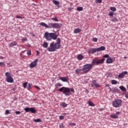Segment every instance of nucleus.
I'll list each match as a JSON object with an SVG mask.
<instances>
[{"label":"nucleus","instance_id":"6e6552de","mask_svg":"<svg viewBox=\"0 0 128 128\" xmlns=\"http://www.w3.org/2000/svg\"><path fill=\"white\" fill-rule=\"evenodd\" d=\"M127 74L128 72H123L118 76V78H124V76H126V74Z\"/></svg>","mask_w":128,"mask_h":128},{"label":"nucleus","instance_id":"dca6fc26","mask_svg":"<svg viewBox=\"0 0 128 128\" xmlns=\"http://www.w3.org/2000/svg\"><path fill=\"white\" fill-rule=\"evenodd\" d=\"M40 25L42 26H44V28H48V24H46L45 22H42L40 24Z\"/></svg>","mask_w":128,"mask_h":128},{"label":"nucleus","instance_id":"b1692460","mask_svg":"<svg viewBox=\"0 0 128 128\" xmlns=\"http://www.w3.org/2000/svg\"><path fill=\"white\" fill-rule=\"evenodd\" d=\"M52 20H53V22H58V20L56 18V16H54V18H51Z\"/></svg>","mask_w":128,"mask_h":128},{"label":"nucleus","instance_id":"7c9ffc66","mask_svg":"<svg viewBox=\"0 0 128 128\" xmlns=\"http://www.w3.org/2000/svg\"><path fill=\"white\" fill-rule=\"evenodd\" d=\"M112 84H118V81L116 80H112Z\"/></svg>","mask_w":128,"mask_h":128},{"label":"nucleus","instance_id":"052dcab7","mask_svg":"<svg viewBox=\"0 0 128 128\" xmlns=\"http://www.w3.org/2000/svg\"><path fill=\"white\" fill-rule=\"evenodd\" d=\"M106 86H110L108 84H107Z\"/></svg>","mask_w":128,"mask_h":128},{"label":"nucleus","instance_id":"4c0bfd02","mask_svg":"<svg viewBox=\"0 0 128 128\" xmlns=\"http://www.w3.org/2000/svg\"><path fill=\"white\" fill-rule=\"evenodd\" d=\"M26 86H28V82L23 83V86H24V88H26Z\"/></svg>","mask_w":128,"mask_h":128},{"label":"nucleus","instance_id":"4d7b16f0","mask_svg":"<svg viewBox=\"0 0 128 128\" xmlns=\"http://www.w3.org/2000/svg\"><path fill=\"white\" fill-rule=\"evenodd\" d=\"M16 18H22V17L19 16H16Z\"/></svg>","mask_w":128,"mask_h":128},{"label":"nucleus","instance_id":"393cba45","mask_svg":"<svg viewBox=\"0 0 128 128\" xmlns=\"http://www.w3.org/2000/svg\"><path fill=\"white\" fill-rule=\"evenodd\" d=\"M82 70L78 68L75 70V72L77 74H80V72H82Z\"/></svg>","mask_w":128,"mask_h":128},{"label":"nucleus","instance_id":"1a4fd4ad","mask_svg":"<svg viewBox=\"0 0 128 128\" xmlns=\"http://www.w3.org/2000/svg\"><path fill=\"white\" fill-rule=\"evenodd\" d=\"M60 80H62V82H66L68 80V77L66 76V77H60Z\"/></svg>","mask_w":128,"mask_h":128},{"label":"nucleus","instance_id":"c9c22d12","mask_svg":"<svg viewBox=\"0 0 128 128\" xmlns=\"http://www.w3.org/2000/svg\"><path fill=\"white\" fill-rule=\"evenodd\" d=\"M92 50L93 54H94L95 52H98V48H92Z\"/></svg>","mask_w":128,"mask_h":128},{"label":"nucleus","instance_id":"f03ea898","mask_svg":"<svg viewBox=\"0 0 128 128\" xmlns=\"http://www.w3.org/2000/svg\"><path fill=\"white\" fill-rule=\"evenodd\" d=\"M104 58H102L100 60H98L97 58L93 59L92 62V64H86L83 66L82 68V72H83L84 74H88V72H90V70L92 68L93 64L98 66V64H104Z\"/></svg>","mask_w":128,"mask_h":128},{"label":"nucleus","instance_id":"09e8293b","mask_svg":"<svg viewBox=\"0 0 128 128\" xmlns=\"http://www.w3.org/2000/svg\"><path fill=\"white\" fill-rule=\"evenodd\" d=\"M70 126H76V124L75 123H71L70 124Z\"/></svg>","mask_w":128,"mask_h":128},{"label":"nucleus","instance_id":"864d4df0","mask_svg":"<svg viewBox=\"0 0 128 128\" xmlns=\"http://www.w3.org/2000/svg\"><path fill=\"white\" fill-rule=\"evenodd\" d=\"M120 114V112H116V116H118V114Z\"/></svg>","mask_w":128,"mask_h":128},{"label":"nucleus","instance_id":"2f4dec72","mask_svg":"<svg viewBox=\"0 0 128 128\" xmlns=\"http://www.w3.org/2000/svg\"><path fill=\"white\" fill-rule=\"evenodd\" d=\"M24 110H25V112H30V108H24Z\"/></svg>","mask_w":128,"mask_h":128},{"label":"nucleus","instance_id":"5701e85b","mask_svg":"<svg viewBox=\"0 0 128 128\" xmlns=\"http://www.w3.org/2000/svg\"><path fill=\"white\" fill-rule=\"evenodd\" d=\"M52 2L56 6H58V4H60V2L56 0H53Z\"/></svg>","mask_w":128,"mask_h":128},{"label":"nucleus","instance_id":"20e7f679","mask_svg":"<svg viewBox=\"0 0 128 128\" xmlns=\"http://www.w3.org/2000/svg\"><path fill=\"white\" fill-rule=\"evenodd\" d=\"M122 104V101L120 99H114L112 102V104L114 108H120Z\"/></svg>","mask_w":128,"mask_h":128},{"label":"nucleus","instance_id":"e2e57ef3","mask_svg":"<svg viewBox=\"0 0 128 128\" xmlns=\"http://www.w3.org/2000/svg\"><path fill=\"white\" fill-rule=\"evenodd\" d=\"M58 8H60V6H58Z\"/></svg>","mask_w":128,"mask_h":128},{"label":"nucleus","instance_id":"6ab92c4d","mask_svg":"<svg viewBox=\"0 0 128 128\" xmlns=\"http://www.w3.org/2000/svg\"><path fill=\"white\" fill-rule=\"evenodd\" d=\"M106 64H112V58H108L106 60Z\"/></svg>","mask_w":128,"mask_h":128},{"label":"nucleus","instance_id":"ea45409f","mask_svg":"<svg viewBox=\"0 0 128 128\" xmlns=\"http://www.w3.org/2000/svg\"><path fill=\"white\" fill-rule=\"evenodd\" d=\"M108 16H114V12H110Z\"/></svg>","mask_w":128,"mask_h":128},{"label":"nucleus","instance_id":"473e14b6","mask_svg":"<svg viewBox=\"0 0 128 128\" xmlns=\"http://www.w3.org/2000/svg\"><path fill=\"white\" fill-rule=\"evenodd\" d=\"M110 10H112V12H116V8L115 7H110Z\"/></svg>","mask_w":128,"mask_h":128},{"label":"nucleus","instance_id":"79ce46f5","mask_svg":"<svg viewBox=\"0 0 128 128\" xmlns=\"http://www.w3.org/2000/svg\"><path fill=\"white\" fill-rule=\"evenodd\" d=\"M92 42H98V38H94L92 39Z\"/></svg>","mask_w":128,"mask_h":128},{"label":"nucleus","instance_id":"0eeeda50","mask_svg":"<svg viewBox=\"0 0 128 128\" xmlns=\"http://www.w3.org/2000/svg\"><path fill=\"white\" fill-rule=\"evenodd\" d=\"M62 24L58 23H53V28H60Z\"/></svg>","mask_w":128,"mask_h":128},{"label":"nucleus","instance_id":"72a5a7b5","mask_svg":"<svg viewBox=\"0 0 128 128\" xmlns=\"http://www.w3.org/2000/svg\"><path fill=\"white\" fill-rule=\"evenodd\" d=\"M88 53L89 54H94L92 52V48L88 49Z\"/></svg>","mask_w":128,"mask_h":128},{"label":"nucleus","instance_id":"423d86ee","mask_svg":"<svg viewBox=\"0 0 128 128\" xmlns=\"http://www.w3.org/2000/svg\"><path fill=\"white\" fill-rule=\"evenodd\" d=\"M91 86L92 88H100V84L96 83V80H93L92 82Z\"/></svg>","mask_w":128,"mask_h":128},{"label":"nucleus","instance_id":"58836bf2","mask_svg":"<svg viewBox=\"0 0 128 128\" xmlns=\"http://www.w3.org/2000/svg\"><path fill=\"white\" fill-rule=\"evenodd\" d=\"M111 21H112L113 22H116L118 21V19H117L116 18H113L111 20Z\"/></svg>","mask_w":128,"mask_h":128},{"label":"nucleus","instance_id":"a878e982","mask_svg":"<svg viewBox=\"0 0 128 128\" xmlns=\"http://www.w3.org/2000/svg\"><path fill=\"white\" fill-rule=\"evenodd\" d=\"M60 106H62V108H66L68 106V104H66V102L61 103Z\"/></svg>","mask_w":128,"mask_h":128},{"label":"nucleus","instance_id":"de8ad7c7","mask_svg":"<svg viewBox=\"0 0 128 128\" xmlns=\"http://www.w3.org/2000/svg\"><path fill=\"white\" fill-rule=\"evenodd\" d=\"M28 90L32 89V85L30 83L28 84Z\"/></svg>","mask_w":128,"mask_h":128},{"label":"nucleus","instance_id":"c03bdc74","mask_svg":"<svg viewBox=\"0 0 128 128\" xmlns=\"http://www.w3.org/2000/svg\"><path fill=\"white\" fill-rule=\"evenodd\" d=\"M110 56L108 54H105L103 56V58H109Z\"/></svg>","mask_w":128,"mask_h":128},{"label":"nucleus","instance_id":"13d9d810","mask_svg":"<svg viewBox=\"0 0 128 128\" xmlns=\"http://www.w3.org/2000/svg\"><path fill=\"white\" fill-rule=\"evenodd\" d=\"M109 90H112V88H110V87H109Z\"/></svg>","mask_w":128,"mask_h":128},{"label":"nucleus","instance_id":"603ef678","mask_svg":"<svg viewBox=\"0 0 128 128\" xmlns=\"http://www.w3.org/2000/svg\"><path fill=\"white\" fill-rule=\"evenodd\" d=\"M34 88H37V90H40V88L38 86H34Z\"/></svg>","mask_w":128,"mask_h":128},{"label":"nucleus","instance_id":"a19ab883","mask_svg":"<svg viewBox=\"0 0 128 128\" xmlns=\"http://www.w3.org/2000/svg\"><path fill=\"white\" fill-rule=\"evenodd\" d=\"M27 54L28 56H31L32 55V51H30V50H28L27 52Z\"/></svg>","mask_w":128,"mask_h":128},{"label":"nucleus","instance_id":"f8f14e48","mask_svg":"<svg viewBox=\"0 0 128 128\" xmlns=\"http://www.w3.org/2000/svg\"><path fill=\"white\" fill-rule=\"evenodd\" d=\"M83 59L84 56L82 54L77 55V60H82Z\"/></svg>","mask_w":128,"mask_h":128},{"label":"nucleus","instance_id":"f257e3e1","mask_svg":"<svg viewBox=\"0 0 128 128\" xmlns=\"http://www.w3.org/2000/svg\"><path fill=\"white\" fill-rule=\"evenodd\" d=\"M44 38L48 41H50L52 40H56V42H53L50 44V48L47 50L48 52H56V50H60V42H62V40L60 38H58V35L56 33L46 32L44 34Z\"/></svg>","mask_w":128,"mask_h":128},{"label":"nucleus","instance_id":"bb28decb","mask_svg":"<svg viewBox=\"0 0 128 128\" xmlns=\"http://www.w3.org/2000/svg\"><path fill=\"white\" fill-rule=\"evenodd\" d=\"M88 106H94V103L92 101H88Z\"/></svg>","mask_w":128,"mask_h":128},{"label":"nucleus","instance_id":"9b49d317","mask_svg":"<svg viewBox=\"0 0 128 128\" xmlns=\"http://www.w3.org/2000/svg\"><path fill=\"white\" fill-rule=\"evenodd\" d=\"M17 42H11L10 44H9L8 46L9 48H12V46H16L17 44Z\"/></svg>","mask_w":128,"mask_h":128},{"label":"nucleus","instance_id":"e433bc0d","mask_svg":"<svg viewBox=\"0 0 128 128\" xmlns=\"http://www.w3.org/2000/svg\"><path fill=\"white\" fill-rule=\"evenodd\" d=\"M22 42H28V38L26 37H23L22 39Z\"/></svg>","mask_w":128,"mask_h":128},{"label":"nucleus","instance_id":"f704fd0d","mask_svg":"<svg viewBox=\"0 0 128 128\" xmlns=\"http://www.w3.org/2000/svg\"><path fill=\"white\" fill-rule=\"evenodd\" d=\"M34 120V122H42V120L40 118L35 119Z\"/></svg>","mask_w":128,"mask_h":128},{"label":"nucleus","instance_id":"f3484780","mask_svg":"<svg viewBox=\"0 0 128 128\" xmlns=\"http://www.w3.org/2000/svg\"><path fill=\"white\" fill-rule=\"evenodd\" d=\"M80 32H82V30H80V28H76L74 30V34H78V33Z\"/></svg>","mask_w":128,"mask_h":128},{"label":"nucleus","instance_id":"ddd939ff","mask_svg":"<svg viewBox=\"0 0 128 128\" xmlns=\"http://www.w3.org/2000/svg\"><path fill=\"white\" fill-rule=\"evenodd\" d=\"M110 118H118V116L116 114H114L110 115Z\"/></svg>","mask_w":128,"mask_h":128},{"label":"nucleus","instance_id":"9d476101","mask_svg":"<svg viewBox=\"0 0 128 128\" xmlns=\"http://www.w3.org/2000/svg\"><path fill=\"white\" fill-rule=\"evenodd\" d=\"M6 80L7 82H10L11 84H12V82H14V78H12V76L6 78Z\"/></svg>","mask_w":128,"mask_h":128},{"label":"nucleus","instance_id":"bf43d9fd","mask_svg":"<svg viewBox=\"0 0 128 128\" xmlns=\"http://www.w3.org/2000/svg\"><path fill=\"white\" fill-rule=\"evenodd\" d=\"M36 52H37V54H40V52L38 51H36Z\"/></svg>","mask_w":128,"mask_h":128},{"label":"nucleus","instance_id":"c756f323","mask_svg":"<svg viewBox=\"0 0 128 128\" xmlns=\"http://www.w3.org/2000/svg\"><path fill=\"white\" fill-rule=\"evenodd\" d=\"M84 10V8H82V7H78L76 8V10H78V12H82V10Z\"/></svg>","mask_w":128,"mask_h":128},{"label":"nucleus","instance_id":"49530a36","mask_svg":"<svg viewBox=\"0 0 128 128\" xmlns=\"http://www.w3.org/2000/svg\"><path fill=\"white\" fill-rule=\"evenodd\" d=\"M5 114H10V110H6Z\"/></svg>","mask_w":128,"mask_h":128},{"label":"nucleus","instance_id":"a211bd4d","mask_svg":"<svg viewBox=\"0 0 128 128\" xmlns=\"http://www.w3.org/2000/svg\"><path fill=\"white\" fill-rule=\"evenodd\" d=\"M47 28H54V23H50L48 25Z\"/></svg>","mask_w":128,"mask_h":128},{"label":"nucleus","instance_id":"8fccbe9b","mask_svg":"<svg viewBox=\"0 0 128 128\" xmlns=\"http://www.w3.org/2000/svg\"><path fill=\"white\" fill-rule=\"evenodd\" d=\"M0 66H4V63L3 62H0Z\"/></svg>","mask_w":128,"mask_h":128},{"label":"nucleus","instance_id":"c85d7f7f","mask_svg":"<svg viewBox=\"0 0 128 128\" xmlns=\"http://www.w3.org/2000/svg\"><path fill=\"white\" fill-rule=\"evenodd\" d=\"M58 86H62V84L60 83H57L55 84V88H58Z\"/></svg>","mask_w":128,"mask_h":128},{"label":"nucleus","instance_id":"5fc2aeb1","mask_svg":"<svg viewBox=\"0 0 128 128\" xmlns=\"http://www.w3.org/2000/svg\"><path fill=\"white\" fill-rule=\"evenodd\" d=\"M72 10V8H68V10L69 12H70V10Z\"/></svg>","mask_w":128,"mask_h":128},{"label":"nucleus","instance_id":"cd10ccee","mask_svg":"<svg viewBox=\"0 0 128 128\" xmlns=\"http://www.w3.org/2000/svg\"><path fill=\"white\" fill-rule=\"evenodd\" d=\"M5 76L6 77V78H10V76H10V73L9 72H6L5 73Z\"/></svg>","mask_w":128,"mask_h":128},{"label":"nucleus","instance_id":"6e6d98bb","mask_svg":"<svg viewBox=\"0 0 128 128\" xmlns=\"http://www.w3.org/2000/svg\"><path fill=\"white\" fill-rule=\"evenodd\" d=\"M60 128H64V126L62 125V124H61L60 125Z\"/></svg>","mask_w":128,"mask_h":128},{"label":"nucleus","instance_id":"4be33fe9","mask_svg":"<svg viewBox=\"0 0 128 128\" xmlns=\"http://www.w3.org/2000/svg\"><path fill=\"white\" fill-rule=\"evenodd\" d=\"M118 92V88H112V92Z\"/></svg>","mask_w":128,"mask_h":128},{"label":"nucleus","instance_id":"a18cd8bd","mask_svg":"<svg viewBox=\"0 0 128 128\" xmlns=\"http://www.w3.org/2000/svg\"><path fill=\"white\" fill-rule=\"evenodd\" d=\"M59 118H60V120H64V116H59Z\"/></svg>","mask_w":128,"mask_h":128},{"label":"nucleus","instance_id":"39448f33","mask_svg":"<svg viewBox=\"0 0 128 128\" xmlns=\"http://www.w3.org/2000/svg\"><path fill=\"white\" fill-rule=\"evenodd\" d=\"M38 59H36L32 62L30 64V68H36L38 64Z\"/></svg>","mask_w":128,"mask_h":128},{"label":"nucleus","instance_id":"2eb2a0df","mask_svg":"<svg viewBox=\"0 0 128 128\" xmlns=\"http://www.w3.org/2000/svg\"><path fill=\"white\" fill-rule=\"evenodd\" d=\"M42 46L44 48H48V42H44Z\"/></svg>","mask_w":128,"mask_h":128},{"label":"nucleus","instance_id":"3c124183","mask_svg":"<svg viewBox=\"0 0 128 128\" xmlns=\"http://www.w3.org/2000/svg\"><path fill=\"white\" fill-rule=\"evenodd\" d=\"M15 114H20V112L16 111L15 112Z\"/></svg>","mask_w":128,"mask_h":128},{"label":"nucleus","instance_id":"37998d69","mask_svg":"<svg viewBox=\"0 0 128 128\" xmlns=\"http://www.w3.org/2000/svg\"><path fill=\"white\" fill-rule=\"evenodd\" d=\"M96 4H102V0H96Z\"/></svg>","mask_w":128,"mask_h":128},{"label":"nucleus","instance_id":"680f3d73","mask_svg":"<svg viewBox=\"0 0 128 128\" xmlns=\"http://www.w3.org/2000/svg\"><path fill=\"white\" fill-rule=\"evenodd\" d=\"M124 58H126V57H124Z\"/></svg>","mask_w":128,"mask_h":128},{"label":"nucleus","instance_id":"4468645a","mask_svg":"<svg viewBox=\"0 0 128 128\" xmlns=\"http://www.w3.org/2000/svg\"><path fill=\"white\" fill-rule=\"evenodd\" d=\"M98 52H100V51H102V50H106V47H104V46H102L98 48H97Z\"/></svg>","mask_w":128,"mask_h":128},{"label":"nucleus","instance_id":"7ed1b4c3","mask_svg":"<svg viewBox=\"0 0 128 128\" xmlns=\"http://www.w3.org/2000/svg\"><path fill=\"white\" fill-rule=\"evenodd\" d=\"M58 91L62 92L65 96H70V94H72V92L74 94V88H69L65 86L59 88Z\"/></svg>","mask_w":128,"mask_h":128},{"label":"nucleus","instance_id":"aec40b11","mask_svg":"<svg viewBox=\"0 0 128 128\" xmlns=\"http://www.w3.org/2000/svg\"><path fill=\"white\" fill-rule=\"evenodd\" d=\"M30 112L32 114H36V109L34 108H30Z\"/></svg>","mask_w":128,"mask_h":128},{"label":"nucleus","instance_id":"412c9836","mask_svg":"<svg viewBox=\"0 0 128 128\" xmlns=\"http://www.w3.org/2000/svg\"><path fill=\"white\" fill-rule=\"evenodd\" d=\"M119 88H120L122 92H126V88L124 86H120Z\"/></svg>","mask_w":128,"mask_h":128}]
</instances>
